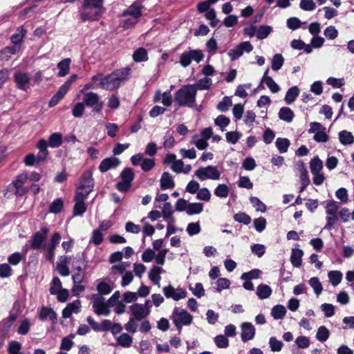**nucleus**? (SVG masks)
<instances>
[{
	"instance_id": "44",
	"label": "nucleus",
	"mask_w": 354,
	"mask_h": 354,
	"mask_svg": "<svg viewBox=\"0 0 354 354\" xmlns=\"http://www.w3.org/2000/svg\"><path fill=\"white\" fill-rule=\"evenodd\" d=\"M329 281L333 286H337L342 279V274L340 271L333 270L328 274Z\"/></svg>"
},
{
	"instance_id": "9",
	"label": "nucleus",
	"mask_w": 354,
	"mask_h": 354,
	"mask_svg": "<svg viewBox=\"0 0 354 354\" xmlns=\"http://www.w3.org/2000/svg\"><path fill=\"white\" fill-rule=\"evenodd\" d=\"M204 58V55L201 50H190L183 53L180 56L179 62L183 67H187L192 60L199 63Z\"/></svg>"
},
{
	"instance_id": "27",
	"label": "nucleus",
	"mask_w": 354,
	"mask_h": 354,
	"mask_svg": "<svg viewBox=\"0 0 354 354\" xmlns=\"http://www.w3.org/2000/svg\"><path fill=\"white\" fill-rule=\"evenodd\" d=\"M173 212L174 211L172 209L171 204L169 202H166L162 208L161 213V215H162L164 219L166 221L175 222V218L172 216Z\"/></svg>"
},
{
	"instance_id": "33",
	"label": "nucleus",
	"mask_w": 354,
	"mask_h": 354,
	"mask_svg": "<svg viewBox=\"0 0 354 354\" xmlns=\"http://www.w3.org/2000/svg\"><path fill=\"white\" fill-rule=\"evenodd\" d=\"M63 142L62 135L60 133H53L48 138V145L53 148H57L62 145Z\"/></svg>"
},
{
	"instance_id": "63",
	"label": "nucleus",
	"mask_w": 354,
	"mask_h": 354,
	"mask_svg": "<svg viewBox=\"0 0 354 354\" xmlns=\"http://www.w3.org/2000/svg\"><path fill=\"white\" fill-rule=\"evenodd\" d=\"M232 104V102L230 97L225 96L223 98L222 101L217 104V109L221 111L225 112L229 109Z\"/></svg>"
},
{
	"instance_id": "48",
	"label": "nucleus",
	"mask_w": 354,
	"mask_h": 354,
	"mask_svg": "<svg viewBox=\"0 0 354 354\" xmlns=\"http://www.w3.org/2000/svg\"><path fill=\"white\" fill-rule=\"evenodd\" d=\"M118 344L122 347L128 348L131 346L133 339L132 337L127 333H122L117 339Z\"/></svg>"
},
{
	"instance_id": "29",
	"label": "nucleus",
	"mask_w": 354,
	"mask_h": 354,
	"mask_svg": "<svg viewBox=\"0 0 354 354\" xmlns=\"http://www.w3.org/2000/svg\"><path fill=\"white\" fill-rule=\"evenodd\" d=\"M70 58H66L58 63L57 68L59 69V72L57 75L59 77H64L68 73L70 69Z\"/></svg>"
},
{
	"instance_id": "8",
	"label": "nucleus",
	"mask_w": 354,
	"mask_h": 354,
	"mask_svg": "<svg viewBox=\"0 0 354 354\" xmlns=\"http://www.w3.org/2000/svg\"><path fill=\"white\" fill-rule=\"evenodd\" d=\"M194 176L201 181L206 179L218 180L221 176V172L217 167L209 165L205 167H200L195 171Z\"/></svg>"
},
{
	"instance_id": "11",
	"label": "nucleus",
	"mask_w": 354,
	"mask_h": 354,
	"mask_svg": "<svg viewBox=\"0 0 354 354\" xmlns=\"http://www.w3.org/2000/svg\"><path fill=\"white\" fill-rule=\"evenodd\" d=\"M162 292L167 298H171L174 301H178L187 297V292L184 289L180 288L175 289L171 285L165 286Z\"/></svg>"
},
{
	"instance_id": "64",
	"label": "nucleus",
	"mask_w": 354,
	"mask_h": 354,
	"mask_svg": "<svg viewBox=\"0 0 354 354\" xmlns=\"http://www.w3.org/2000/svg\"><path fill=\"white\" fill-rule=\"evenodd\" d=\"M21 344L17 341H11L8 344V353L9 354H17L21 353Z\"/></svg>"
},
{
	"instance_id": "16",
	"label": "nucleus",
	"mask_w": 354,
	"mask_h": 354,
	"mask_svg": "<svg viewBox=\"0 0 354 354\" xmlns=\"http://www.w3.org/2000/svg\"><path fill=\"white\" fill-rule=\"evenodd\" d=\"M255 335V328L250 322H244L241 325V340L246 342L252 339Z\"/></svg>"
},
{
	"instance_id": "5",
	"label": "nucleus",
	"mask_w": 354,
	"mask_h": 354,
	"mask_svg": "<svg viewBox=\"0 0 354 354\" xmlns=\"http://www.w3.org/2000/svg\"><path fill=\"white\" fill-rule=\"evenodd\" d=\"M120 176L121 180L115 185V187L119 192L127 193L131 187L135 174L131 168L125 167L120 173Z\"/></svg>"
},
{
	"instance_id": "4",
	"label": "nucleus",
	"mask_w": 354,
	"mask_h": 354,
	"mask_svg": "<svg viewBox=\"0 0 354 354\" xmlns=\"http://www.w3.org/2000/svg\"><path fill=\"white\" fill-rule=\"evenodd\" d=\"M50 228L46 226H42L40 230L34 233L31 239L28 241L29 248L32 250H42L46 249V241L48 237Z\"/></svg>"
},
{
	"instance_id": "22",
	"label": "nucleus",
	"mask_w": 354,
	"mask_h": 354,
	"mask_svg": "<svg viewBox=\"0 0 354 354\" xmlns=\"http://www.w3.org/2000/svg\"><path fill=\"white\" fill-rule=\"evenodd\" d=\"M278 115L280 120L289 123L292 121L295 113L290 108L283 106L279 109Z\"/></svg>"
},
{
	"instance_id": "6",
	"label": "nucleus",
	"mask_w": 354,
	"mask_h": 354,
	"mask_svg": "<svg viewBox=\"0 0 354 354\" xmlns=\"http://www.w3.org/2000/svg\"><path fill=\"white\" fill-rule=\"evenodd\" d=\"M94 187V180L92 177V173L87 171L82 176L80 184L77 187L76 194H82L83 196L88 197L89 194L93 191Z\"/></svg>"
},
{
	"instance_id": "20",
	"label": "nucleus",
	"mask_w": 354,
	"mask_h": 354,
	"mask_svg": "<svg viewBox=\"0 0 354 354\" xmlns=\"http://www.w3.org/2000/svg\"><path fill=\"white\" fill-rule=\"evenodd\" d=\"M20 49V46L12 45L7 46L0 50V59L8 60L12 55L17 54Z\"/></svg>"
},
{
	"instance_id": "26",
	"label": "nucleus",
	"mask_w": 354,
	"mask_h": 354,
	"mask_svg": "<svg viewBox=\"0 0 354 354\" xmlns=\"http://www.w3.org/2000/svg\"><path fill=\"white\" fill-rule=\"evenodd\" d=\"M132 57L136 62H146L149 59L147 50L142 47L138 48L134 51Z\"/></svg>"
},
{
	"instance_id": "17",
	"label": "nucleus",
	"mask_w": 354,
	"mask_h": 354,
	"mask_svg": "<svg viewBox=\"0 0 354 354\" xmlns=\"http://www.w3.org/2000/svg\"><path fill=\"white\" fill-rule=\"evenodd\" d=\"M120 161L118 158L113 156L106 158L101 161L99 165V170L102 173H105L110 169L116 168L120 165Z\"/></svg>"
},
{
	"instance_id": "31",
	"label": "nucleus",
	"mask_w": 354,
	"mask_h": 354,
	"mask_svg": "<svg viewBox=\"0 0 354 354\" xmlns=\"http://www.w3.org/2000/svg\"><path fill=\"white\" fill-rule=\"evenodd\" d=\"M299 89L297 86L290 88L286 92L284 100L288 104H291L298 97Z\"/></svg>"
},
{
	"instance_id": "3",
	"label": "nucleus",
	"mask_w": 354,
	"mask_h": 354,
	"mask_svg": "<svg viewBox=\"0 0 354 354\" xmlns=\"http://www.w3.org/2000/svg\"><path fill=\"white\" fill-rule=\"evenodd\" d=\"M171 318L179 334L181 333L183 326H189L193 321V316L191 314L186 310L178 307L174 308Z\"/></svg>"
},
{
	"instance_id": "62",
	"label": "nucleus",
	"mask_w": 354,
	"mask_h": 354,
	"mask_svg": "<svg viewBox=\"0 0 354 354\" xmlns=\"http://www.w3.org/2000/svg\"><path fill=\"white\" fill-rule=\"evenodd\" d=\"M196 198L198 200L204 201H209L211 198V194L209 189L206 187H203L198 190L196 192Z\"/></svg>"
},
{
	"instance_id": "36",
	"label": "nucleus",
	"mask_w": 354,
	"mask_h": 354,
	"mask_svg": "<svg viewBox=\"0 0 354 354\" xmlns=\"http://www.w3.org/2000/svg\"><path fill=\"white\" fill-rule=\"evenodd\" d=\"M286 314V309L283 305L274 306L271 311V315L274 319H281Z\"/></svg>"
},
{
	"instance_id": "28",
	"label": "nucleus",
	"mask_w": 354,
	"mask_h": 354,
	"mask_svg": "<svg viewBox=\"0 0 354 354\" xmlns=\"http://www.w3.org/2000/svg\"><path fill=\"white\" fill-rule=\"evenodd\" d=\"M304 252L300 249H292L290 256V261L293 266L299 268L301 265V258Z\"/></svg>"
},
{
	"instance_id": "37",
	"label": "nucleus",
	"mask_w": 354,
	"mask_h": 354,
	"mask_svg": "<svg viewBox=\"0 0 354 354\" xmlns=\"http://www.w3.org/2000/svg\"><path fill=\"white\" fill-rule=\"evenodd\" d=\"M212 81L209 77H205L198 80L194 84V88L197 90H207L210 88Z\"/></svg>"
},
{
	"instance_id": "61",
	"label": "nucleus",
	"mask_w": 354,
	"mask_h": 354,
	"mask_svg": "<svg viewBox=\"0 0 354 354\" xmlns=\"http://www.w3.org/2000/svg\"><path fill=\"white\" fill-rule=\"evenodd\" d=\"M113 288L109 284L105 282H100L97 286V290L98 294L101 295H106L109 294L112 291Z\"/></svg>"
},
{
	"instance_id": "43",
	"label": "nucleus",
	"mask_w": 354,
	"mask_h": 354,
	"mask_svg": "<svg viewBox=\"0 0 354 354\" xmlns=\"http://www.w3.org/2000/svg\"><path fill=\"white\" fill-rule=\"evenodd\" d=\"M203 210V205L200 203H188L187 214L188 215L198 214Z\"/></svg>"
},
{
	"instance_id": "52",
	"label": "nucleus",
	"mask_w": 354,
	"mask_h": 354,
	"mask_svg": "<svg viewBox=\"0 0 354 354\" xmlns=\"http://www.w3.org/2000/svg\"><path fill=\"white\" fill-rule=\"evenodd\" d=\"M234 219L235 221L243 223L244 225H249L252 221L250 216L244 212H239L235 214L234 215Z\"/></svg>"
},
{
	"instance_id": "19",
	"label": "nucleus",
	"mask_w": 354,
	"mask_h": 354,
	"mask_svg": "<svg viewBox=\"0 0 354 354\" xmlns=\"http://www.w3.org/2000/svg\"><path fill=\"white\" fill-rule=\"evenodd\" d=\"M131 314L133 316V319L138 321H140L148 316L146 314V311L144 310L142 304H134L130 306Z\"/></svg>"
},
{
	"instance_id": "47",
	"label": "nucleus",
	"mask_w": 354,
	"mask_h": 354,
	"mask_svg": "<svg viewBox=\"0 0 354 354\" xmlns=\"http://www.w3.org/2000/svg\"><path fill=\"white\" fill-rule=\"evenodd\" d=\"M85 270L82 267L76 268L77 272L72 276L74 284H80L83 281L85 277Z\"/></svg>"
},
{
	"instance_id": "38",
	"label": "nucleus",
	"mask_w": 354,
	"mask_h": 354,
	"mask_svg": "<svg viewBox=\"0 0 354 354\" xmlns=\"http://www.w3.org/2000/svg\"><path fill=\"white\" fill-rule=\"evenodd\" d=\"M272 28L267 25H261L257 28L256 36L259 39H266L272 32Z\"/></svg>"
},
{
	"instance_id": "42",
	"label": "nucleus",
	"mask_w": 354,
	"mask_h": 354,
	"mask_svg": "<svg viewBox=\"0 0 354 354\" xmlns=\"http://www.w3.org/2000/svg\"><path fill=\"white\" fill-rule=\"evenodd\" d=\"M284 63V58L281 54H274L272 59V69L274 71H278Z\"/></svg>"
},
{
	"instance_id": "2",
	"label": "nucleus",
	"mask_w": 354,
	"mask_h": 354,
	"mask_svg": "<svg viewBox=\"0 0 354 354\" xmlns=\"http://www.w3.org/2000/svg\"><path fill=\"white\" fill-rule=\"evenodd\" d=\"M196 93L194 86L184 85L175 93L174 100L180 106L192 108L195 105Z\"/></svg>"
},
{
	"instance_id": "54",
	"label": "nucleus",
	"mask_w": 354,
	"mask_h": 354,
	"mask_svg": "<svg viewBox=\"0 0 354 354\" xmlns=\"http://www.w3.org/2000/svg\"><path fill=\"white\" fill-rule=\"evenodd\" d=\"M75 335L70 334L69 336L65 337L62 339L60 344V349L69 351L72 348L74 342L72 341V338H74Z\"/></svg>"
},
{
	"instance_id": "15",
	"label": "nucleus",
	"mask_w": 354,
	"mask_h": 354,
	"mask_svg": "<svg viewBox=\"0 0 354 354\" xmlns=\"http://www.w3.org/2000/svg\"><path fill=\"white\" fill-rule=\"evenodd\" d=\"M86 197L83 196L82 194H75L74 201L75 205L73 207V216H82L86 211V206L84 201Z\"/></svg>"
},
{
	"instance_id": "50",
	"label": "nucleus",
	"mask_w": 354,
	"mask_h": 354,
	"mask_svg": "<svg viewBox=\"0 0 354 354\" xmlns=\"http://www.w3.org/2000/svg\"><path fill=\"white\" fill-rule=\"evenodd\" d=\"M229 187L225 184H219L214 189V194L220 198H226L229 194Z\"/></svg>"
},
{
	"instance_id": "13",
	"label": "nucleus",
	"mask_w": 354,
	"mask_h": 354,
	"mask_svg": "<svg viewBox=\"0 0 354 354\" xmlns=\"http://www.w3.org/2000/svg\"><path fill=\"white\" fill-rule=\"evenodd\" d=\"M39 319L41 321H46L48 319L51 322L53 326L57 322V315L55 310L47 306H41L38 313Z\"/></svg>"
},
{
	"instance_id": "57",
	"label": "nucleus",
	"mask_w": 354,
	"mask_h": 354,
	"mask_svg": "<svg viewBox=\"0 0 354 354\" xmlns=\"http://www.w3.org/2000/svg\"><path fill=\"white\" fill-rule=\"evenodd\" d=\"M325 206L326 214H332L333 212L337 213L339 209L338 203L333 200H328Z\"/></svg>"
},
{
	"instance_id": "51",
	"label": "nucleus",
	"mask_w": 354,
	"mask_h": 354,
	"mask_svg": "<svg viewBox=\"0 0 354 354\" xmlns=\"http://www.w3.org/2000/svg\"><path fill=\"white\" fill-rule=\"evenodd\" d=\"M104 241V234L98 230H94L92 232V235L89 243H93L95 245L101 244Z\"/></svg>"
},
{
	"instance_id": "60",
	"label": "nucleus",
	"mask_w": 354,
	"mask_h": 354,
	"mask_svg": "<svg viewBox=\"0 0 354 354\" xmlns=\"http://www.w3.org/2000/svg\"><path fill=\"white\" fill-rule=\"evenodd\" d=\"M250 201L254 207H256L257 211L264 212L266 210V205L262 203L259 198L256 196H250Z\"/></svg>"
},
{
	"instance_id": "39",
	"label": "nucleus",
	"mask_w": 354,
	"mask_h": 354,
	"mask_svg": "<svg viewBox=\"0 0 354 354\" xmlns=\"http://www.w3.org/2000/svg\"><path fill=\"white\" fill-rule=\"evenodd\" d=\"M310 169L312 174L322 172L323 162L318 156H315L311 159L310 162Z\"/></svg>"
},
{
	"instance_id": "46",
	"label": "nucleus",
	"mask_w": 354,
	"mask_h": 354,
	"mask_svg": "<svg viewBox=\"0 0 354 354\" xmlns=\"http://www.w3.org/2000/svg\"><path fill=\"white\" fill-rule=\"evenodd\" d=\"M329 335H330V332H329L328 329L326 326H322L319 327V328L317 331L316 338L319 341L324 342H326L328 339Z\"/></svg>"
},
{
	"instance_id": "30",
	"label": "nucleus",
	"mask_w": 354,
	"mask_h": 354,
	"mask_svg": "<svg viewBox=\"0 0 354 354\" xmlns=\"http://www.w3.org/2000/svg\"><path fill=\"white\" fill-rule=\"evenodd\" d=\"M339 140L342 145H349L354 142V136L351 132L343 130L339 133Z\"/></svg>"
},
{
	"instance_id": "25",
	"label": "nucleus",
	"mask_w": 354,
	"mask_h": 354,
	"mask_svg": "<svg viewBox=\"0 0 354 354\" xmlns=\"http://www.w3.org/2000/svg\"><path fill=\"white\" fill-rule=\"evenodd\" d=\"M272 292L271 288L263 283L259 285L257 288V295L260 299L268 298L271 295Z\"/></svg>"
},
{
	"instance_id": "7",
	"label": "nucleus",
	"mask_w": 354,
	"mask_h": 354,
	"mask_svg": "<svg viewBox=\"0 0 354 354\" xmlns=\"http://www.w3.org/2000/svg\"><path fill=\"white\" fill-rule=\"evenodd\" d=\"M92 80L95 82H99L100 87L106 91H113L120 86L113 73L106 76H103L101 73L97 74L92 77Z\"/></svg>"
},
{
	"instance_id": "23",
	"label": "nucleus",
	"mask_w": 354,
	"mask_h": 354,
	"mask_svg": "<svg viewBox=\"0 0 354 354\" xmlns=\"http://www.w3.org/2000/svg\"><path fill=\"white\" fill-rule=\"evenodd\" d=\"M118 82L121 84V82L127 80L131 75V69L129 68H122L117 69L113 72Z\"/></svg>"
},
{
	"instance_id": "21",
	"label": "nucleus",
	"mask_w": 354,
	"mask_h": 354,
	"mask_svg": "<svg viewBox=\"0 0 354 354\" xmlns=\"http://www.w3.org/2000/svg\"><path fill=\"white\" fill-rule=\"evenodd\" d=\"M268 71L269 68H267L263 74L262 81L265 82L272 93H276L279 91L280 87L271 77L268 75Z\"/></svg>"
},
{
	"instance_id": "14",
	"label": "nucleus",
	"mask_w": 354,
	"mask_h": 354,
	"mask_svg": "<svg viewBox=\"0 0 354 354\" xmlns=\"http://www.w3.org/2000/svg\"><path fill=\"white\" fill-rule=\"evenodd\" d=\"M13 79L19 89L26 91L27 86L30 81V77L27 73L17 71L13 75Z\"/></svg>"
},
{
	"instance_id": "41",
	"label": "nucleus",
	"mask_w": 354,
	"mask_h": 354,
	"mask_svg": "<svg viewBox=\"0 0 354 354\" xmlns=\"http://www.w3.org/2000/svg\"><path fill=\"white\" fill-rule=\"evenodd\" d=\"M64 207V201L61 198L54 200L49 206L48 212L53 214L59 213Z\"/></svg>"
},
{
	"instance_id": "10",
	"label": "nucleus",
	"mask_w": 354,
	"mask_h": 354,
	"mask_svg": "<svg viewBox=\"0 0 354 354\" xmlns=\"http://www.w3.org/2000/svg\"><path fill=\"white\" fill-rule=\"evenodd\" d=\"M83 103L87 106L92 107L93 111L96 113H100L104 106L100 96L93 92H88L84 95Z\"/></svg>"
},
{
	"instance_id": "35",
	"label": "nucleus",
	"mask_w": 354,
	"mask_h": 354,
	"mask_svg": "<svg viewBox=\"0 0 354 354\" xmlns=\"http://www.w3.org/2000/svg\"><path fill=\"white\" fill-rule=\"evenodd\" d=\"M26 33V29H24L22 26H20L17 28V32L13 34L11 36V41L14 45L19 46L20 43L22 41Z\"/></svg>"
},
{
	"instance_id": "45",
	"label": "nucleus",
	"mask_w": 354,
	"mask_h": 354,
	"mask_svg": "<svg viewBox=\"0 0 354 354\" xmlns=\"http://www.w3.org/2000/svg\"><path fill=\"white\" fill-rule=\"evenodd\" d=\"M28 179V176L27 174H21L17 176L16 179L10 185V188L11 189L13 187L15 189H16L17 188L21 187L24 185Z\"/></svg>"
},
{
	"instance_id": "55",
	"label": "nucleus",
	"mask_w": 354,
	"mask_h": 354,
	"mask_svg": "<svg viewBox=\"0 0 354 354\" xmlns=\"http://www.w3.org/2000/svg\"><path fill=\"white\" fill-rule=\"evenodd\" d=\"M214 342L219 348H225L229 346V340L226 336L218 335L214 337Z\"/></svg>"
},
{
	"instance_id": "24",
	"label": "nucleus",
	"mask_w": 354,
	"mask_h": 354,
	"mask_svg": "<svg viewBox=\"0 0 354 354\" xmlns=\"http://www.w3.org/2000/svg\"><path fill=\"white\" fill-rule=\"evenodd\" d=\"M67 92L68 91L61 86L57 93L48 102L49 107H53L56 106L59 102V101L63 99Z\"/></svg>"
},
{
	"instance_id": "12",
	"label": "nucleus",
	"mask_w": 354,
	"mask_h": 354,
	"mask_svg": "<svg viewBox=\"0 0 354 354\" xmlns=\"http://www.w3.org/2000/svg\"><path fill=\"white\" fill-rule=\"evenodd\" d=\"M145 0H137L133 2L127 9L124 10L122 13V17L131 16L135 19H138L140 18L142 15V9L143 6H142V2Z\"/></svg>"
},
{
	"instance_id": "56",
	"label": "nucleus",
	"mask_w": 354,
	"mask_h": 354,
	"mask_svg": "<svg viewBox=\"0 0 354 354\" xmlns=\"http://www.w3.org/2000/svg\"><path fill=\"white\" fill-rule=\"evenodd\" d=\"M230 122V119L223 115H218L214 120L215 124L218 126L222 131L225 130V127L229 125Z\"/></svg>"
},
{
	"instance_id": "32",
	"label": "nucleus",
	"mask_w": 354,
	"mask_h": 354,
	"mask_svg": "<svg viewBox=\"0 0 354 354\" xmlns=\"http://www.w3.org/2000/svg\"><path fill=\"white\" fill-rule=\"evenodd\" d=\"M162 270V268L155 266L151 269L149 273V279L154 284L158 285V286H160V281L161 279V277L160 274Z\"/></svg>"
},
{
	"instance_id": "49",
	"label": "nucleus",
	"mask_w": 354,
	"mask_h": 354,
	"mask_svg": "<svg viewBox=\"0 0 354 354\" xmlns=\"http://www.w3.org/2000/svg\"><path fill=\"white\" fill-rule=\"evenodd\" d=\"M309 284L313 288L314 292L317 295H319L323 290L322 285L317 277H312L309 280Z\"/></svg>"
},
{
	"instance_id": "1",
	"label": "nucleus",
	"mask_w": 354,
	"mask_h": 354,
	"mask_svg": "<svg viewBox=\"0 0 354 354\" xmlns=\"http://www.w3.org/2000/svg\"><path fill=\"white\" fill-rule=\"evenodd\" d=\"M105 10L104 0H84L79 10L80 19L84 22L98 21Z\"/></svg>"
},
{
	"instance_id": "58",
	"label": "nucleus",
	"mask_w": 354,
	"mask_h": 354,
	"mask_svg": "<svg viewBox=\"0 0 354 354\" xmlns=\"http://www.w3.org/2000/svg\"><path fill=\"white\" fill-rule=\"evenodd\" d=\"M241 137V133L238 131H228L225 134L226 140L230 144H236Z\"/></svg>"
},
{
	"instance_id": "59",
	"label": "nucleus",
	"mask_w": 354,
	"mask_h": 354,
	"mask_svg": "<svg viewBox=\"0 0 354 354\" xmlns=\"http://www.w3.org/2000/svg\"><path fill=\"white\" fill-rule=\"evenodd\" d=\"M269 345L272 351H280L283 347V342L278 340L275 337H271L269 339Z\"/></svg>"
},
{
	"instance_id": "53",
	"label": "nucleus",
	"mask_w": 354,
	"mask_h": 354,
	"mask_svg": "<svg viewBox=\"0 0 354 354\" xmlns=\"http://www.w3.org/2000/svg\"><path fill=\"white\" fill-rule=\"evenodd\" d=\"M261 271L259 269H253L248 272L242 274L241 279L244 281H249L252 279H256L259 277Z\"/></svg>"
},
{
	"instance_id": "34",
	"label": "nucleus",
	"mask_w": 354,
	"mask_h": 354,
	"mask_svg": "<svg viewBox=\"0 0 354 354\" xmlns=\"http://www.w3.org/2000/svg\"><path fill=\"white\" fill-rule=\"evenodd\" d=\"M81 264L84 265L83 269H86L88 262L86 260V255L84 252L76 254L73 262V269L76 270L77 267H82Z\"/></svg>"
},
{
	"instance_id": "40",
	"label": "nucleus",
	"mask_w": 354,
	"mask_h": 354,
	"mask_svg": "<svg viewBox=\"0 0 354 354\" xmlns=\"http://www.w3.org/2000/svg\"><path fill=\"white\" fill-rule=\"evenodd\" d=\"M276 147L281 153H286L290 145L288 138H278L275 142Z\"/></svg>"
},
{
	"instance_id": "18",
	"label": "nucleus",
	"mask_w": 354,
	"mask_h": 354,
	"mask_svg": "<svg viewBox=\"0 0 354 354\" xmlns=\"http://www.w3.org/2000/svg\"><path fill=\"white\" fill-rule=\"evenodd\" d=\"M160 183V189L162 190L173 189L175 187V183L173 176L167 171H165L162 174Z\"/></svg>"
}]
</instances>
